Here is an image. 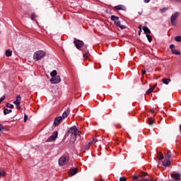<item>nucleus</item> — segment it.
I'll return each mask as SVG.
<instances>
[{
  "label": "nucleus",
  "instance_id": "f257e3e1",
  "mask_svg": "<svg viewBox=\"0 0 181 181\" xmlns=\"http://www.w3.org/2000/svg\"><path fill=\"white\" fill-rule=\"evenodd\" d=\"M69 133L71 134V140L69 141L71 145H73V144L76 142V140L77 139V135H81V132H80L76 127H71Z\"/></svg>",
  "mask_w": 181,
  "mask_h": 181
},
{
  "label": "nucleus",
  "instance_id": "f03ea898",
  "mask_svg": "<svg viewBox=\"0 0 181 181\" xmlns=\"http://www.w3.org/2000/svg\"><path fill=\"white\" fill-rule=\"evenodd\" d=\"M45 56H46V52L45 51L38 50L34 53L33 59L35 62H39V60H42Z\"/></svg>",
  "mask_w": 181,
  "mask_h": 181
},
{
  "label": "nucleus",
  "instance_id": "7ed1b4c3",
  "mask_svg": "<svg viewBox=\"0 0 181 181\" xmlns=\"http://www.w3.org/2000/svg\"><path fill=\"white\" fill-rule=\"evenodd\" d=\"M111 21H113L115 25L117 26V28H120V29H127V26L121 25V21H119V17L116 16H111Z\"/></svg>",
  "mask_w": 181,
  "mask_h": 181
},
{
  "label": "nucleus",
  "instance_id": "20e7f679",
  "mask_svg": "<svg viewBox=\"0 0 181 181\" xmlns=\"http://www.w3.org/2000/svg\"><path fill=\"white\" fill-rule=\"evenodd\" d=\"M74 45H75L76 49L80 50L81 47H84V49H87V45H84V42L82 40L75 39L74 41Z\"/></svg>",
  "mask_w": 181,
  "mask_h": 181
},
{
  "label": "nucleus",
  "instance_id": "39448f33",
  "mask_svg": "<svg viewBox=\"0 0 181 181\" xmlns=\"http://www.w3.org/2000/svg\"><path fill=\"white\" fill-rule=\"evenodd\" d=\"M179 15H180L179 12H175L174 14L171 16L170 21H171V25H173V26H176L177 23L176 22V20L177 19V18H179Z\"/></svg>",
  "mask_w": 181,
  "mask_h": 181
},
{
  "label": "nucleus",
  "instance_id": "423d86ee",
  "mask_svg": "<svg viewBox=\"0 0 181 181\" xmlns=\"http://www.w3.org/2000/svg\"><path fill=\"white\" fill-rule=\"evenodd\" d=\"M69 156H63L59 158V163L61 166H64V165H67V163H69Z\"/></svg>",
  "mask_w": 181,
  "mask_h": 181
},
{
  "label": "nucleus",
  "instance_id": "0eeeda50",
  "mask_svg": "<svg viewBox=\"0 0 181 181\" xmlns=\"http://www.w3.org/2000/svg\"><path fill=\"white\" fill-rule=\"evenodd\" d=\"M57 135L59 133L57 132H54L47 139V142H53L57 139Z\"/></svg>",
  "mask_w": 181,
  "mask_h": 181
},
{
  "label": "nucleus",
  "instance_id": "6e6552de",
  "mask_svg": "<svg viewBox=\"0 0 181 181\" xmlns=\"http://www.w3.org/2000/svg\"><path fill=\"white\" fill-rule=\"evenodd\" d=\"M60 81H62L60 76H54L53 78H50V82L52 83V84H59Z\"/></svg>",
  "mask_w": 181,
  "mask_h": 181
},
{
  "label": "nucleus",
  "instance_id": "1a4fd4ad",
  "mask_svg": "<svg viewBox=\"0 0 181 181\" xmlns=\"http://www.w3.org/2000/svg\"><path fill=\"white\" fill-rule=\"evenodd\" d=\"M170 49L173 54H175L176 56H179V54H180V50L175 49V45H170Z\"/></svg>",
  "mask_w": 181,
  "mask_h": 181
},
{
  "label": "nucleus",
  "instance_id": "9d476101",
  "mask_svg": "<svg viewBox=\"0 0 181 181\" xmlns=\"http://www.w3.org/2000/svg\"><path fill=\"white\" fill-rule=\"evenodd\" d=\"M62 121H63V117L62 116L56 117L54 120V125H55V127H58V125H60V122H62Z\"/></svg>",
  "mask_w": 181,
  "mask_h": 181
},
{
  "label": "nucleus",
  "instance_id": "9b49d317",
  "mask_svg": "<svg viewBox=\"0 0 181 181\" xmlns=\"http://www.w3.org/2000/svg\"><path fill=\"white\" fill-rule=\"evenodd\" d=\"M172 179H173V180L175 181H180V173H172L170 175Z\"/></svg>",
  "mask_w": 181,
  "mask_h": 181
},
{
  "label": "nucleus",
  "instance_id": "f8f14e48",
  "mask_svg": "<svg viewBox=\"0 0 181 181\" xmlns=\"http://www.w3.org/2000/svg\"><path fill=\"white\" fill-rule=\"evenodd\" d=\"M116 11H126L127 8L124 5H118L114 7Z\"/></svg>",
  "mask_w": 181,
  "mask_h": 181
},
{
  "label": "nucleus",
  "instance_id": "ddd939ff",
  "mask_svg": "<svg viewBox=\"0 0 181 181\" xmlns=\"http://www.w3.org/2000/svg\"><path fill=\"white\" fill-rule=\"evenodd\" d=\"M21 95H18L16 96V100L13 102V104H15V105H16L17 107H19V105H21Z\"/></svg>",
  "mask_w": 181,
  "mask_h": 181
},
{
  "label": "nucleus",
  "instance_id": "4468645a",
  "mask_svg": "<svg viewBox=\"0 0 181 181\" xmlns=\"http://www.w3.org/2000/svg\"><path fill=\"white\" fill-rule=\"evenodd\" d=\"M78 170V168H72L70 169L69 171V175L74 176L77 173V171Z\"/></svg>",
  "mask_w": 181,
  "mask_h": 181
},
{
  "label": "nucleus",
  "instance_id": "2eb2a0df",
  "mask_svg": "<svg viewBox=\"0 0 181 181\" xmlns=\"http://www.w3.org/2000/svg\"><path fill=\"white\" fill-rule=\"evenodd\" d=\"M163 166H165V168H168V166H170V160L165 158L163 161Z\"/></svg>",
  "mask_w": 181,
  "mask_h": 181
},
{
  "label": "nucleus",
  "instance_id": "dca6fc26",
  "mask_svg": "<svg viewBox=\"0 0 181 181\" xmlns=\"http://www.w3.org/2000/svg\"><path fill=\"white\" fill-rule=\"evenodd\" d=\"M69 114H70L69 108H68L66 111L64 112L62 115V118H67V117H69Z\"/></svg>",
  "mask_w": 181,
  "mask_h": 181
},
{
  "label": "nucleus",
  "instance_id": "f3484780",
  "mask_svg": "<svg viewBox=\"0 0 181 181\" xmlns=\"http://www.w3.org/2000/svg\"><path fill=\"white\" fill-rule=\"evenodd\" d=\"M82 52H83V59H88V56H90V53L88 52V49L84 50L82 49Z\"/></svg>",
  "mask_w": 181,
  "mask_h": 181
},
{
  "label": "nucleus",
  "instance_id": "a211bd4d",
  "mask_svg": "<svg viewBox=\"0 0 181 181\" xmlns=\"http://www.w3.org/2000/svg\"><path fill=\"white\" fill-rule=\"evenodd\" d=\"M143 30L146 35H151V30L147 26H144L143 27Z\"/></svg>",
  "mask_w": 181,
  "mask_h": 181
},
{
  "label": "nucleus",
  "instance_id": "6ab92c4d",
  "mask_svg": "<svg viewBox=\"0 0 181 181\" xmlns=\"http://www.w3.org/2000/svg\"><path fill=\"white\" fill-rule=\"evenodd\" d=\"M172 156V153L170 151H168V153L165 155V159H170Z\"/></svg>",
  "mask_w": 181,
  "mask_h": 181
},
{
  "label": "nucleus",
  "instance_id": "aec40b11",
  "mask_svg": "<svg viewBox=\"0 0 181 181\" xmlns=\"http://www.w3.org/2000/svg\"><path fill=\"white\" fill-rule=\"evenodd\" d=\"M6 57H11V56H12V50L7 49L6 51Z\"/></svg>",
  "mask_w": 181,
  "mask_h": 181
},
{
  "label": "nucleus",
  "instance_id": "412c9836",
  "mask_svg": "<svg viewBox=\"0 0 181 181\" xmlns=\"http://www.w3.org/2000/svg\"><path fill=\"white\" fill-rule=\"evenodd\" d=\"M163 84H169L170 83V78H163L162 80Z\"/></svg>",
  "mask_w": 181,
  "mask_h": 181
},
{
  "label": "nucleus",
  "instance_id": "4be33fe9",
  "mask_svg": "<svg viewBox=\"0 0 181 181\" xmlns=\"http://www.w3.org/2000/svg\"><path fill=\"white\" fill-rule=\"evenodd\" d=\"M11 112H12V110H8V109L4 110V115H8V114H11Z\"/></svg>",
  "mask_w": 181,
  "mask_h": 181
},
{
  "label": "nucleus",
  "instance_id": "5701e85b",
  "mask_svg": "<svg viewBox=\"0 0 181 181\" xmlns=\"http://www.w3.org/2000/svg\"><path fill=\"white\" fill-rule=\"evenodd\" d=\"M157 156H158L159 160H162V159H163V154L160 152L157 153Z\"/></svg>",
  "mask_w": 181,
  "mask_h": 181
},
{
  "label": "nucleus",
  "instance_id": "b1692460",
  "mask_svg": "<svg viewBox=\"0 0 181 181\" xmlns=\"http://www.w3.org/2000/svg\"><path fill=\"white\" fill-rule=\"evenodd\" d=\"M50 76L53 77H56L57 76V71L56 70H53L51 73H50Z\"/></svg>",
  "mask_w": 181,
  "mask_h": 181
},
{
  "label": "nucleus",
  "instance_id": "393cba45",
  "mask_svg": "<svg viewBox=\"0 0 181 181\" xmlns=\"http://www.w3.org/2000/svg\"><path fill=\"white\" fill-rule=\"evenodd\" d=\"M148 122L149 125H152V124H153V119H152V117L148 118Z\"/></svg>",
  "mask_w": 181,
  "mask_h": 181
},
{
  "label": "nucleus",
  "instance_id": "a878e982",
  "mask_svg": "<svg viewBox=\"0 0 181 181\" xmlns=\"http://www.w3.org/2000/svg\"><path fill=\"white\" fill-rule=\"evenodd\" d=\"M151 93H153V88H150L146 91V94H147V95L151 94Z\"/></svg>",
  "mask_w": 181,
  "mask_h": 181
},
{
  "label": "nucleus",
  "instance_id": "bb28decb",
  "mask_svg": "<svg viewBox=\"0 0 181 181\" xmlns=\"http://www.w3.org/2000/svg\"><path fill=\"white\" fill-rule=\"evenodd\" d=\"M146 37H147L148 41L149 42H152V36H151V35H148V34H146Z\"/></svg>",
  "mask_w": 181,
  "mask_h": 181
},
{
  "label": "nucleus",
  "instance_id": "cd10ccee",
  "mask_svg": "<svg viewBox=\"0 0 181 181\" xmlns=\"http://www.w3.org/2000/svg\"><path fill=\"white\" fill-rule=\"evenodd\" d=\"M175 42H181V36L180 35V36L175 37Z\"/></svg>",
  "mask_w": 181,
  "mask_h": 181
},
{
  "label": "nucleus",
  "instance_id": "c85d7f7f",
  "mask_svg": "<svg viewBox=\"0 0 181 181\" xmlns=\"http://www.w3.org/2000/svg\"><path fill=\"white\" fill-rule=\"evenodd\" d=\"M0 176H6V173L0 170Z\"/></svg>",
  "mask_w": 181,
  "mask_h": 181
},
{
  "label": "nucleus",
  "instance_id": "c756f323",
  "mask_svg": "<svg viewBox=\"0 0 181 181\" xmlns=\"http://www.w3.org/2000/svg\"><path fill=\"white\" fill-rule=\"evenodd\" d=\"M6 107H7V108L13 109V105L11 104V103H7Z\"/></svg>",
  "mask_w": 181,
  "mask_h": 181
},
{
  "label": "nucleus",
  "instance_id": "7c9ffc66",
  "mask_svg": "<svg viewBox=\"0 0 181 181\" xmlns=\"http://www.w3.org/2000/svg\"><path fill=\"white\" fill-rule=\"evenodd\" d=\"M35 18H36V14H35V13H33L32 15H31L32 21H35Z\"/></svg>",
  "mask_w": 181,
  "mask_h": 181
},
{
  "label": "nucleus",
  "instance_id": "2f4dec72",
  "mask_svg": "<svg viewBox=\"0 0 181 181\" xmlns=\"http://www.w3.org/2000/svg\"><path fill=\"white\" fill-rule=\"evenodd\" d=\"M119 181H127V178L125 177H120Z\"/></svg>",
  "mask_w": 181,
  "mask_h": 181
},
{
  "label": "nucleus",
  "instance_id": "473e14b6",
  "mask_svg": "<svg viewBox=\"0 0 181 181\" xmlns=\"http://www.w3.org/2000/svg\"><path fill=\"white\" fill-rule=\"evenodd\" d=\"M139 181H156V180H153L152 179H149V178H146L144 180H139Z\"/></svg>",
  "mask_w": 181,
  "mask_h": 181
},
{
  "label": "nucleus",
  "instance_id": "72a5a7b5",
  "mask_svg": "<svg viewBox=\"0 0 181 181\" xmlns=\"http://www.w3.org/2000/svg\"><path fill=\"white\" fill-rule=\"evenodd\" d=\"M28 121V115H24V122Z\"/></svg>",
  "mask_w": 181,
  "mask_h": 181
},
{
  "label": "nucleus",
  "instance_id": "f704fd0d",
  "mask_svg": "<svg viewBox=\"0 0 181 181\" xmlns=\"http://www.w3.org/2000/svg\"><path fill=\"white\" fill-rule=\"evenodd\" d=\"M166 11H168V9L166 8H163L160 10V12H162L163 13L166 12Z\"/></svg>",
  "mask_w": 181,
  "mask_h": 181
},
{
  "label": "nucleus",
  "instance_id": "c9c22d12",
  "mask_svg": "<svg viewBox=\"0 0 181 181\" xmlns=\"http://www.w3.org/2000/svg\"><path fill=\"white\" fill-rule=\"evenodd\" d=\"M132 179H133L134 180H138V176H137V175H133V176H132Z\"/></svg>",
  "mask_w": 181,
  "mask_h": 181
},
{
  "label": "nucleus",
  "instance_id": "e433bc0d",
  "mask_svg": "<svg viewBox=\"0 0 181 181\" xmlns=\"http://www.w3.org/2000/svg\"><path fill=\"white\" fill-rule=\"evenodd\" d=\"M98 140H97V139L93 138L92 142H93V144H95V142H98Z\"/></svg>",
  "mask_w": 181,
  "mask_h": 181
},
{
  "label": "nucleus",
  "instance_id": "4c0bfd02",
  "mask_svg": "<svg viewBox=\"0 0 181 181\" xmlns=\"http://www.w3.org/2000/svg\"><path fill=\"white\" fill-rule=\"evenodd\" d=\"M85 149H90V146L88 144L85 145Z\"/></svg>",
  "mask_w": 181,
  "mask_h": 181
},
{
  "label": "nucleus",
  "instance_id": "58836bf2",
  "mask_svg": "<svg viewBox=\"0 0 181 181\" xmlns=\"http://www.w3.org/2000/svg\"><path fill=\"white\" fill-rule=\"evenodd\" d=\"M4 100H5V96H2L1 98H0V104L1 101H4Z\"/></svg>",
  "mask_w": 181,
  "mask_h": 181
},
{
  "label": "nucleus",
  "instance_id": "ea45409f",
  "mask_svg": "<svg viewBox=\"0 0 181 181\" xmlns=\"http://www.w3.org/2000/svg\"><path fill=\"white\" fill-rule=\"evenodd\" d=\"M145 73H146V71L145 69H143L141 71V75L144 76V74H145Z\"/></svg>",
  "mask_w": 181,
  "mask_h": 181
},
{
  "label": "nucleus",
  "instance_id": "a19ab883",
  "mask_svg": "<svg viewBox=\"0 0 181 181\" xmlns=\"http://www.w3.org/2000/svg\"><path fill=\"white\" fill-rule=\"evenodd\" d=\"M0 131L1 132L4 131V127L1 124H0Z\"/></svg>",
  "mask_w": 181,
  "mask_h": 181
},
{
  "label": "nucleus",
  "instance_id": "79ce46f5",
  "mask_svg": "<svg viewBox=\"0 0 181 181\" xmlns=\"http://www.w3.org/2000/svg\"><path fill=\"white\" fill-rule=\"evenodd\" d=\"M151 2V0H144L145 4H149Z\"/></svg>",
  "mask_w": 181,
  "mask_h": 181
},
{
  "label": "nucleus",
  "instance_id": "37998d69",
  "mask_svg": "<svg viewBox=\"0 0 181 181\" xmlns=\"http://www.w3.org/2000/svg\"><path fill=\"white\" fill-rule=\"evenodd\" d=\"M87 144L88 145V146H91V145H93V141H90Z\"/></svg>",
  "mask_w": 181,
  "mask_h": 181
},
{
  "label": "nucleus",
  "instance_id": "c03bdc74",
  "mask_svg": "<svg viewBox=\"0 0 181 181\" xmlns=\"http://www.w3.org/2000/svg\"><path fill=\"white\" fill-rule=\"evenodd\" d=\"M151 114H153V112H155V109H151Z\"/></svg>",
  "mask_w": 181,
  "mask_h": 181
},
{
  "label": "nucleus",
  "instance_id": "a18cd8bd",
  "mask_svg": "<svg viewBox=\"0 0 181 181\" xmlns=\"http://www.w3.org/2000/svg\"><path fill=\"white\" fill-rule=\"evenodd\" d=\"M156 88V84L153 85L151 88H153V90H155Z\"/></svg>",
  "mask_w": 181,
  "mask_h": 181
},
{
  "label": "nucleus",
  "instance_id": "49530a36",
  "mask_svg": "<svg viewBox=\"0 0 181 181\" xmlns=\"http://www.w3.org/2000/svg\"><path fill=\"white\" fill-rule=\"evenodd\" d=\"M142 32V30H140L139 31V36H141V33Z\"/></svg>",
  "mask_w": 181,
  "mask_h": 181
},
{
  "label": "nucleus",
  "instance_id": "de8ad7c7",
  "mask_svg": "<svg viewBox=\"0 0 181 181\" xmlns=\"http://www.w3.org/2000/svg\"><path fill=\"white\" fill-rule=\"evenodd\" d=\"M175 1H176L177 2H180V0H175Z\"/></svg>",
  "mask_w": 181,
  "mask_h": 181
},
{
  "label": "nucleus",
  "instance_id": "09e8293b",
  "mask_svg": "<svg viewBox=\"0 0 181 181\" xmlns=\"http://www.w3.org/2000/svg\"><path fill=\"white\" fill-rule=\"evenodd\" d=\"M139 29H140V30H142L141 29V26H140V27H139Z\"/></svg>",
  "mask_w": 181,
  "mask_h": 181
},
{
  "label": "nucleus",
  "instance_id": "8fccbe9b",
  "mask_svg": "<svg viewBox=\"0 0 181 181\" xmlns=\"http://www.w3.org/2000/svg\"><path fill=\"white\" fill-rule=\"evenodd\" d=\"M180 131H181V125H180Z\"/></svg>",
  "mask_w": 181,
  "mask_h": 181
},
{
  "label": "nucleus",
  "instance_id": "3c124183",
  "mask_svg": "<svg viewBox=\"0 0 181 181\" xmlns=\"http://www.w3.org/2000/svg\"><path fill=\"white\" fill-rule=\"evenodd\" d=\"M100 181H105V180H101Z\"/></svg>",
  "mask_w": 181,
  "mask_h": 181
},
{
  "label": "nucleus",
  "instance_id": "603ef678",
  "mask_svg": "<svg viewBox=\"0 0 181 181\" xmlns=\"http://www.w3.org/2000/svg\"><path fill=\"white\" fill-rule=\"evenodd\" d=\"M139 13V15H141L142 13Z\"/></svg>",
  "mask_w": 181,
  "mask_h": 181
}]
</instances>
